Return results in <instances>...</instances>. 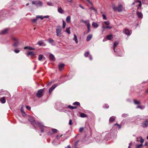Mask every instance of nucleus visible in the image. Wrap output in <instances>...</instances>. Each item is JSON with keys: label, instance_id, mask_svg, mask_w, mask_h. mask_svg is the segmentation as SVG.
Returning a JSON list of instances; mask_svg holds the SVG:
<instances>
[{"label": "nucleus", "instance_id": "obj_24", "mask_svg": "<svg viewBox=\"0 0 148 148\" xmlns=\"http://www.w3.org/2000/svg\"><path fill=\"white\" fill-rule=\"evenodd\" d=\"M49 58L51 61H54L55 60L54 56H49Z\"/></svg>", "mask_w": 148, "mask_h": 148}, {"label": "nucleus", "instance_id": "obj_11", "mask_svg": "<svg viewBox=\"0 0 148 148\" xmlns=\"http://www.w3.org/2000/svg\"><path fill=\"white\" fill-rule=\"evenodd\" d=\"M136 14L139 18H143V15L141 12L137 11Z\"/></svg>", "mask_w": 148, "mask_h": 148}, {"label": "nucleus", "instance_id": "obj_64", "mask_svg": "<svg viewBox=\"0 0 148 148\" xmlns=\"http://www.w3.org/2000/svg\"><path fill=\"white\" fill-rule=\"evenodd\" d=\"M65 148H71V146L69 145L67 147H65Z\"/></svg>", "mask_w": 148, "mask_h": 148}, {"label": "nucleus", "instance_id": "obj_7", "mask_svg": "<svg viewBox=\"0 0 148 148\" xmlns=\"http://www.w3.org/2000/svg\"><path fill=\"white\" fill-rule=\"evenodd\" d=\"M141 126L143 128H146L148 126V119L144 121L141 123Z\"/></svg>", "mask_w": 148, "mask_h": 148}, {"label": "nucleus", "instance_id": "obj_43", "mask_svg": "<svg viewBox=\"0 0 148 148\" xmlns=\"http://www.w3.org/2000/svg\"><path fill=\"white\" fill-rule=\"evenodd\" d=\"M142 146L143 144H141L136 145V148H141V147H142Z\"/></svg>", "mask_w": 148, "mask_h": 148}, {"label": "nucleus", "instance_id": "obj_21", "mask_svg": "<svg viewBox=\"0 0 148 148\" xmlns=\"http://www.w3.org/2000/svg\"><path fill=\"white\" fill-rule=\"evenodd\" d=\"M58 12L61 14H62L63 12V10L61 7H58Z\"/></svg>", "mask_w": 148, "mask_h": 148}, {"label": "nucleus", "instance_id": "obj_33", "mask_svg": "<svg viewBox=\"0 0 148 148\" xmlns=\"http://www.w3.org/2000/svg\"><path fill=\"white\" fill-rule=\"evenodd\" d=\"M87 32L88 33H89L90 31V24L87 26Z\"/></svg>", "mask_w": 148, "mask_h": 148}, {"label": "nucleus", "instance_id": "obj_23", "mask_svg": "<svg viewBox=\"0 0 148 148\" xmlns=\"http://www.w3.org/2000/svg\"><path fill=\"white\" fill-rule=\"evenodd\" d=\"M102 27L103 28V32L105 28L109 29H111L112 28V27L110 26H102Z\"/></svg>", "mask_w": 148, "mask_h": 148}, {"label": "nucleus", "instance_id": "obj_1", "mask_svg": "<svg viewBox=\"0 0 148 148\" xmlns=\"http://www.w3.org/2000/svg\"><path fill=\"white\" fill-rule=\"evenodd\" d=\"M28 120L31 124L33 125L35 128L36 129L37 127L38 126L41 129V132L42 133L45 131L46 129H48L47 127L44 126L42 122L35 121L33 117L32 116L29 117L28 119Z\"/></svg>", "mask_w": 148, "mask_h": 148}, {"label": "nucleus", "instance_id": "obj_31", "mask_svg": "<svg viewBox=\"0 0 148 148\" xmlns=\"http://www.w3.org/2000/svg\"><path fill=\"white\" fill-rule=\"evenodd\" d=\"M145 106H137V108H140L141 110H143L145 109Z\"/></svg>", "mask_w": 148, "mask_h": 148}, {"label": "nucleus", "instance_id": "obj_25", "mask_svg": "<svg viewBox=\"0 0 148 148\" xmlns=\"http://www.w3.org/2000/svg\"><path fill=\"white\" fill-rule=\"evenodd\" d=\"M1 101L2 103H5L6 101L5 99V97H2L1 99Z\"/></svg>", "mask_w": 148, "mask_h": 148}, {"label": "nucleus", "instance_id": "obj_38", "mask_svg": "<svg viewBox=\"0 0 148 148\" xmlns=\"http://www.w3.org/2000/svg\"><path fill=\"white\" fill-rule=\"evenodd\" d=\"M37 18H40L41 20H42L44 18V17L42 16L38 15L36 16Z\"/></svg>", "mask_w": 148, "mask_h": 148}, {"label": "nucleus", "instance_id": "obj_9", "mask_svg": "<svg viewBox=\"0 0 148 148\" xmlns=\"http://www.w3.org/2000/svg\"><path fill=\"white\" fill-rule=\"evenodd\" d=\"M58 86L57 84H54L49 89V93H51L52 91Z\"/></svg>", "mask_w": 148, "mask_h": 148}, {"label": "nucleus", "instance_id": "obj_18", "mask_svg": "<svg viewBox=\"0 0 148 148\" xmlns=\"http://www.w3.org/2000/svg\"><path fill=\"white\" fill-rule=\"evenodd\" d=\"M52 143L53 145H56L60 144V143H58L57 142V141L56 140H54L52 142Z\"/></svg>", "mask_w": 148, "mask_h": 148}, {"label": "nucleus", "instance_id": "obj_14", "mask_svg": "<svg viewBox=\"0 0 148 148\" xmlns=\"http://www.w3.org/2000/svg\"><path fill=\"white\" fill-rule=\"evenodd\" d=\"M24 49H27L28 50H34L35 48L30 46H27L24 47Z\"/></svg>", "mask_w": 148, "mask_h": 148}, {"label": "nucleus", "instance_id": "obj_22", "mask_svg": "<svg viewBox=\"0 0 148 148\" xmlns=\"http://www.w3.org/2000/svg\"><path fill=\"white\" fill-rule=\"evenodd\" d=\"M92 26L94 27L95 28H97L99 26L96 23H95V22H93L92 23Z\"/></svg>", "mask_w": 148, "mask_h": 148}, {"label": "nucleus", "instance_id": "obj_20", "mask_svg": "<svg viewBox=\"0 0 148 148\" xmlns=\"http://www.w3.org/2000/svg\"><path fill=\"white\" fill-rule=\"evenodd\" d=\"M66 22L69 23L71 21V16H68L66 18Z\"/></svg>", "mask_w": 148, "mask_h": 148}, {"label": "nucleus", "instance_id": "obj_19", "mask_svg": "<svg viewBox=\"0 0 148 148\" xmlns=\"http://www.w3.org/2000/svg\"><path fill=\"white\" fill-rule=\"evenodd\" d=\"M73 36L74 38L73 39V40H75L76 43L77 44L78 43V41L77 40V36L75 34H74Z\"/></svg>", "mask_w": 148, "mask_h": 148}, {"label": "nucleus", "instance_id": "obj_17", "mask_svg": "<svg viewBox=\"0 0 148 148\" xmlns=\"http://www.w3.org/2000/svg\"><path fill=\"white\" fill-rule=\"evenodd\" d=\"M27 54L28 55H31L32 56H34L36 55V53L32 51H29L27 52Z\"/></svg>", "mask_w": 148, "mask_h": 148}, {"label": "nucleus", "instance_id": "obj_59", "mask_svg": "<svg viewBox=\"0 0 148 148\" xmlns=\"http://www.w3.org/2000/svg\"><path fill=\"white\" fill-rule=\"evenodd\" d=\"M86 57H89V58L90 60H92V56H85Z\"/></svg>", "mask_w": 148, "mask_h": 148}, {"label": "nucleus", "instance_id": "obj_15", "mask_svg": "<svg viewBox=\"0 0 148 148\" xmlns=\"http://www.w3.org/2000/svg\"><path fill=\"white\" fill-rule=\"evenodd\" d=\"M45 58L44 56H39L38 60H39L43 61L45 60Z\"/></svg>", "mask_w": 148, "mask_h": 148}, {"label": "nucleus", "instance_id": "obj_37", "mask_svg": "<svg viewBox=\"0 0 148 148\" xmlns=\"http://www.w3.org/2000/svg\"><path fill=\"white\" fill-rule=\"evenodd\" d=\"M128 114H123L121 115L122 117L124 118H126L128 116Z\"/></svg>", "mask_w": 148, "mask_h": 148}, {"label": "nucleus", "instance_id": "obj_27", "mask_svg": "<svg viewBox=\"0 0 148 148\" xmlns=\"http://www.w3.org/2000/svg\"><path fill=\"white\" fill-rule=\"evenodd\" d=\"M70 28L71 27H69L68 28H66V30L65 31V32L69 34H71V32L70 31Z\"/></svg>", "mask_w": 148, "mask_h": 148}, {"label": "nucleus", "instance_id": "obj_44", "mask_svg": "<svg viewBox=\"0 0 148 148\" xmlns=\"http://www.w3.org/2000/svg\"><path fill=\"white\" fill-rule=\"evenodd\" d=\"M90 9L91 10H93V11L94 12H97L96 10H95V8H94L93 7H92L90 8Z\"/></svg>", "mask_w": 148, "mask_h": 148}, {"label": "nucleus", "instance_id": "obj_62", "mask_svg": "<svg viewBox=\"0 0 148 148\" xmlns=\"http://www.w3.org/2000/svg\"><path fill=\"white\" fill-rule=\"evenodd\" d=\"M49 16L48 15H47L46 16H45L44 17H43L44 18H49Z\"/></svg>", "mask_w": 148, "mask_h": 148}, {"label": "nucleus", "instance_id": "obj_57", "mask_svg": "<svg viewBox=\"0 0 148 148\" xmlns=\"http://www.w3.org/2000/svg\"><path fill=\"white\" fill-rule=\"evenodd\" d=\"M73 0H67L66 1L67 3H72L73 1Z\"/></svg>", "mask_w": 148, "mask_h": 148}, {"label": "nucleus", "instance_id": "obj_51", "mask_svg": "<svg viewBox=\"0 0 148 148\" xmlns=\"http://www.w3.org/2000/svg\"><path fill=\"white\" fill-rule=\"evenodd\" d=\"M102 16H103V19H104V20H106V19H107L105 15H104L103 14Z\"/></svg>", "mask_w": 148, "mask_h": 148}, {"label": "nucleus", "instance_id": "obj_41", "mask_svg": "<svg viewBox=\"0 0 148 148\" xmlns=\"http://www.w3.org/2000/svg\"><path fill=\"white\" fill-rule=\"evenodd\" d=\"M52 132L53 133H56L57 132L58 130L55 129H52Z\"/></svg>", "mask_w": 148, "mask_h": 148}, {"label": "nucleus", "instance_id": "obj_52", "mask_svg": "<svg viewBox=\"0 0 148 148\" xmlns=\"http://www.w3.org/2000/svg\"><path fill=\"white\" fill-rule=\"evenodd\" d=\"M89 54V51H87L84 53V56H88Z\"/></svg>", "mask_w": 148, "mask_h": 148}, {"label": "nucleus", "instance_id": "obj_63", "mask_svg": "<svg viewBox=\"0 0 148 148\" xmlns=\"http://www.w3.org/2000/svg\"><path fill=\"white\" fill-rule=\"evenodd\" d=\"M85 21H86L85 20H81V22H83L84 23H85Z\"/></svg>", "mask_w": 148, "mask_h": 148}, {"label": "nucleus", "instance_id": "obj_60", "mask_svg": "<svg viewBox=\"0 0 148 148\" xmlns=\"http://www.w3.org/2000/svg\"><path fill=\"white\" fill-rule=\"evenodd\" d=\"M86 0L90 5H92V3L89 0Z\"/></svg>", "mask_w": 148, "mask_h": 148}, {"label": "nucleus", "instance_id": "obj_61", "mask_svg": "<svg viewBox=\"0 0 148 148\" xmlns=\"http://www.w3.org/2000/svg\"><path fill=\"white\" fill-rule=\"evenodd\" d=\"M36 20H37L36 19H33V20H32V21L33 22H35L36 21Z\"/></svg>", "mask_w": 148, "mask_h": 148}, {"label": "nucleus", "instance_id": "obj_47", "mask_svg": "<svg viewBox=\"0 0 148 148\" xmlns=\"http://www.w3.org/2000/svg\"><path fill=\"white\" fill-rule=\"evenodd\" d=\"M104 23L107 25H110V23L109 21H105Z\"/></svg>", "mask_w": 148, "mask_h": 148}, {"label": "nucleus", "instance_id": "obj_30", "mask_svg": "<svg viewBox=\"0 0 148 148\" xmlns=\"http://www.w3.org/2000/svg\"><path fill=\"white\" fill-rule=\"evenodd\" d=\"M68 108H69L71 109H74L76 108L77 107L76 106H73L71 105H69L68 106Z\"/></svg>", "mask_w": 148, "mask_h": 148}, {"label": "nucleus", "instance_id": "obj_13", "mask_svg": "<svg viewBox=\"0 0 148 148\" xmlns=\"http://www.w3.org/2000/svg\"><path fill=\"white\" fill-rule=\"evenodd\" d=\"M92 34H90L88 35L87 37L86 41H90L91 39L92 38Z\"/></svg>", "mask_w": 148, "mask_h": 148}, {"label": "nucleus", "instance_id": "obj_28", "mask_svg": "<svg viewBox=\"0 0 148 148\" xmlns=\"http://www.w3.org/2000/svg\"><path fill=\"white\" fill-rule=\"evenodd\" d=\"M115 117L114 116H112L111 117L109 121L110 122H112L114 121L115 120Z\"/></svg>", "mask_w": 148, "mask_h": 148}, {"label": "nucleus", "instance_id": "obj_48", "mask_svg": "<svg viewBox=\"0 0 148 148\" xmlns=\"http://www.w3.org/2000/svg\"><path fill=\"white\" fill-rule=\"evenodd\" d=\"M140 143H142V144L144 142V140L141 137H140Z\"/></svg>", "mask_w": 148, "mask_h": 148}, {"label": "nucleus", "instance_id": "obj_55", "mask_svg": "<svg viewBox=\"0 0 148 148\" xmlns=\"http://www.w3.org/2000/svg\"><path fill=\"white\" fill-rule=\"evenodd\" d=\"M21 113H22L23 112H24L23 108V107H21Z\"/></svg>", "mask_w": 148, "mask_h": 148}, {"label": "nucleus", "instance_id": "obj_46", "mask_svg": "<svg viewBox=\"0 0 148 148\" xmlns=\"http://www.w3.org/2000/svg\"><path fill=\"white\" fill-rule=\"evenodd\" d=\"M84 128L82 127H81L79 128V131L80 132H82L84 130Z\"/></svg>", "mask_w": 148, "mask_h": 148}, {"label": "nucleus", "instance_id": "obj_5", "mask_svg": "<svg viewBox=\"0 0 148 148\" xmlns=\"http://www.w3.org/2000/svg\"><path fill=\"white\" fill-rule=\"evenodd\" d=\"M45 88L39 90L36 93V96L38 97H40L42 95V93L44 90Z\"/></svg>", "mask_w": 148, "mask_h": 148}, {"label": "nucleus", "instance_id": "obj_32", "mask_svg": "<svg viewBox=\"0 0 148 148\" xmlns=\"http://www.w3.org/2000/svg\"><path fill=\"white\" fill-rule=\"evenodd\" d=\"M80 116L82 118H84L87 116V115L86 114L83 113H81L80 114Z\"/></svg>", "mask_w": 148, "mask_h": 148}, {"label": "nucleus", "instance_id": "obj_54", "mask_svg": "<svg viewBox=\"0 0 148 148\" xmlns=\"http://www.w3.org/2000/svg\"><path fill=\"white\" fill-rule=\"evenodd\" d=\"M109 107V106L108 105V104H106L105 105V106H104V108H108Z\"/></svg>", "mask_w": 148, "mask_h": 148}, {"label": "nucleus", "instance_id": "obj_58", "mask_svg": "<svg viewBox=\"0 0 148 148\" xmlns=\"http://www.w3.org/2000/svg\"><path fill=\"white\" fill-rule=\"evenodd\" d=\"M69 124L70 125H71L72 124V121L71 120V119L70 120L69 122Z\"/></svg>", "mask_w": 148, "mask_h": 148}, {"label": "nucleus", "instance_id": "obj_29", "mask_svg": "<svg viewBox=\"0 0 148 148\" xmlns=\"http://www.w3.org/2000/svg\"><path fill=\"white\" fill-rule=\"evenodd\" d=\"M112 35H109L106 36V38L108 40H110L112 38Z\"/></svg>", "mask_w": 148, "mask_h": 148}, {"label": "nucleus", "instance_id": "obj_39", "mask_svg": "<svg viewBox=\"0 0 148 148\" xmlns=\"http://www.w3.org/2000/svg\"><path fill=\"white\" fill-rule=\"evenodd\" d=\"M62 22H63V28H64L65 27V26L66 25V22H65V21L63 20L62 21Z\"/></svg>", "mask_w": 148, "mask_h": 148}, {"label": "nucleus", "instance_id": "obj_4", "mask_svg": "<svg viewBox=\"0 0 148 148\" xmlns=\"http://www.w3.org/2000/svg\"><path fill=\"white\" fill-rule=\"evenodd\" d=\"M12 40L14 42V43L12 45V46L15 47H17L19 43L18 39L15 37H13Z\"/></svg>", "mask_w": 148, "mask_h": 148}, {"label": "nucleus", "instance_id": "obj_56", "mask_svg": "<svg viewBox=\"0 0 148 148\" xmlns=\"http://www.w3.org/2000/svg\"><path fill=\"white\" fill-rule=\"evenodd\" d=\"M26 108L29 110H30L31 109V107L30 106H26Z\"/></svg>", "mask_w": 148, "mask_h": 148}, {"label": "nucleus", "instance_id": "obj_6", "mask_svg": "<svg viewBox=\"0 0 148 148\" xmlns=\"http://www.w3.org/2000/svg\"><path fill=\"white\" fill-rule=\"evenodd\" d=\"M32 3L35 5L36 6H40L42 5V3L39 1H32Z\"/></svg>", "mask_w": 148, "mask_h": 148}, {"label": "nucleus", "instance_id": "obj_42", "mask_svg": "<svg viewBox=\"0 0 148 148\" xmlns=\"http://www.w3.org/2000/svg\"><path fill=\"white\" fill-rule=\"evenodd\" d=\"M48 41L50 43L54 42V40L52 39H49V40H48Z\"/></svg>", "mask_w": 148, "mask_h": 148}, {"label": "nucleus", "instance_id": "obj_10", "mask_svg": "<svg viewBox=\"0 0 148 148\" xmlns=\"http://www.w3.org/2000/svg\"><path fill=\"white\" fill-rule=\"evenodd\" d=\"M65 64L63 63H60L58 66L59 69L60 71H62L64 69Z\"/></svg>", "mask_w": 148, "mask_h": 148}, {"label": "nucleus", "instance_id": "obj_36", "mask_svg": "<svg viewBox=\"0 0 148 148\" xmlns=\"http://www.w3.org/2000/svg\"><path fill=\"white\" fill-rule=\"evenodd\" d=\"M86 25V26H88V25H90L89 23V20H87L85 21L84 23Z\"/></svg>", "mask_w": 148, "mask_h": 148}, {"label": "nucleus", "instance_id": "obj_53", "mask_svg": "<svg viewBox=\"0 0 148 148\" xmlns=\"http://www.w3.org/2000/svg\"><path fill=\"white\" fill-rule=\"evenodd\" d=\"M14 52L16 53H18L20 51L19 50L17 49H15L14 50Z\"/></svg>", "mask_w": 148, "mask_h": 148}, {"label": "nucleus", "instance_id": "obj_40", "mask_svg": "<svg viewBox=\"0 0 148 148\" xmlns=\"http://www.w3.org/2000/svg\"><path fill=\"white\" fill-rule=\"evenodd\" d=\"M62 135H60V134H58L56 136V138L58 139H59L62 136Z\"/></svg>", "mask_w": 148, "mask_h": 148}, {"label": "nucleus", "instance_id": "obj_49", "mask_svg": "<svg viewBox=\"0 0 148 148\" xmlns=\"http://www.w3.org/2000/svg\"><path fill=\"white\" fill-rule=\"evenodd\" d=\"M47 4L48 5H50V6L53 5V4H52V3H51V2H47Z\"/></svg>", "mask_w": 148, "mask_h": 148}, {"label": "nucleus", "instance_id": "obj_34", "mask_svg": "<svg viewBox=\"0 0 148 148\" xmlns=\"http://www.w3.org/2000/svg\"><path fill=\"white\" fill-rule=\"evenodd\" d=\"M119 44V43L118 42H114L113 45V48H114V51H115V48Z\"/></svg>", "mask_w": 148, "mask_h": 148}, {"label": "nucleus", "instance_id": "obj_45", "mask_svg": "<svg viewBox=\"0 0 148 148\" xmlns=\"http://www.w3.org/2000/svg\"><path fill=\"white\" fill-rule=\"evenodd\" d=\"M43 43V42L42 41H39L38 42V45H40H40H42V44Z\"/></svg>", "mask_w": 148, "mask_h": 148}, {"label": "nucleus", "instance_id": "obj_8", "mask_svg": "<svg viewBox=\"0 0 148 148\" xmlns=\"http://www.w3.org/2000/svg\"><path fill=\"white\" fill-rule=\"evenodd\" d=\"M63 107V104L60 103H57L56 104L55 108L58 110L61 108Z\"/></svg>", "mask_w": 148, "mask_h": 148}, {"label": "nucleus", "instance_id": "obj_35", "mask_svg": "<svg viewBox=\"0 0 148 148\" xmlns=\"http://www.w3.org/2000/svg\"><path fill=\"white\" fill-rule=\"evenodd\" d=\"M73 105H77V106H80V103L79 102H75L73 103Z\"/></svg>", "mask_w": 148, "mask_h": 148}, {"label": "nucleus", "instance_id": "obj_50", "mask_svg": "<svg viewBox=\"0 0 148 148\" xmlns=\"http://www.w3.org/2000/svg\"><path fill=\"white\" fill-rule=\"evenodd\" d=\"M21 114L23 117H25L26 116V114L24 112L22 113Z\"/></svg>", "mask_w": 148, "mask_h": 148}, {"label": "nucleus", "instance_id": "obj_3", "mask_svg": "<svg viewBox=\"0 0 148 148\" xmlns=\"http://www.w3.org/2000/svg\"><path fill=\"white\" fill-rule=\"evenodd\" d=\"M62 29L60 26H57L56 29V35L57 36L60 37L61 36V31Z\"/></svg>", "mask_w": 148, "mask_h": 148}, {"label": "nucleus", "instance_id": "obj_2", "mask_svg": "<svg viewBox=\"0 0 148 148\" xmlns=\"http://www.w3.org/2000/svg\"><path fill=\"white\" fill-rule=\"evenodd\" d=\"M112 7L115 11H117L118 12H121L122 11L123 7L121 4H119L117 7H115L114 4L112 5Z\"/></svg>", "mask_w": 148, "mask_h": 148}, {"label": "nucleus", "instance_id": "obj_16", "mask_svg": "<svg viewBox=\"0 0 148 148\" xmlns=\"http://www.w3.org/2000/svg\"><path fill=\"white\" fill-rule=\"evenodd\" d=\"M8 29H5L0 32V34H5L7 33Z\"/></svg>", "mask_w": 148, "mask_h": 148}, {"label": "nucleus", "instance_id": "obj_12", "mask_svg": "<svg viewBox=\"0 0 148 148\" xmlns=\"http://www.w3.org/2000/svg\"><path fill=\"white\" fill-rule=\"evenodd\" d=\"M125 33L126 34L130 36L131 33V32L128 29H125Z\"/></svg>", "mask_w": 148, "mask_h": 148}, {"label": "nucleus", "instance_id": "obj_26", "mask_svg": "<svg viewBox=\"0 0 148 148\" xmlns=\"http://www.w3.org/2000/svg\"><path fill=\"white\" fill-rule=\"evenodd\" d=\"M134 103L135 105L139 104L140 103V102L138 101H137L136 99H134L133 100Z\"/></svg>", "mask_w": 148, "mask_h": 148}]
</instances>
